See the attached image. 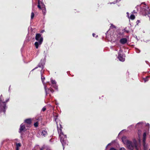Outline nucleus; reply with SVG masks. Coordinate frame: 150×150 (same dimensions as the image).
<instances>
[{"instance_id": "nucleus-1", "label": "nucleus", "mask_w": 150, "mask_h": 150, "mask_svg": "<svg viewBox=\"0 0 150 150\" xmlns=\"http://www.w3.org/2000/svg\"><path fill=\"white\" fill-rule=\"evenodd\" d=\"M58 131L59 134V136L60 137V141L61 142L63 146V149L64 148V146L66 143V136L64 135L62 132L61 129H58Z\"/></svg>"}, {"instance_id": "nucleus-2", "label": "nucleus", "mask_w": 150, "mask_h": 150, "mask_svg": "<svg viewBox=\"0 0 150 150\" xmlns=\"http://www.w3.org/2000/svg\"><path fill=\"white\" fill-rule=\"evenodd\" d=\"M35 39L38 42H36L35 43V45L36 48H38L39 45H41L43 41V38L41 37V35L40 34H37L35 36Z\"/></svg>"}, {"instance_id": "nucleus-3", "label": "nucleus", "mask_w": 150, "mask_h": 150, "mask_svg": "<svg viewBox=\"0 0 150 150\" xmlns=\"http://www.w3.org/2000/svg\"><path fill=\"white\" fill-rule=\"evenodd\" d=\"M126 145L127 146V148L131 150H133L134 148L137 150H138V148L137 144V142L135 140L134 141L133 143L129 142Z\"/></svg>"}, {"instance_id": "nucleus-4", "label": "nucleus", "mask_w": 150, "mask_h": 150, "mask_svg": "<svg viewBox=\"0 0 150 150\" xmlns=\"http://www.w3.org/2000/svg\"><path fill=\"white\" fill-rule=\"evenodd\" d=\"M122 51L120 50L118 54V58L119 60L122 62H124L125 60V56L122 54Z\"/></svg>"}, {"instance_id": "nucleus-5", "label": "nucleus", "mask_w": 150, "mask_h": 150, "mask_svg": "<svg viewBox=\"0 0 150 150\" xmlns=\"http://www.w3.org/2000/svg\"><path fill=\"white\" fill-rule=\"evenodd\" d=\"M122 140L123 143L125 145L130 142L127 140L126 137L125 136L122 137Z\"/></svg>"}, {"instance_id": "nucleus-6", "label": "nucleus", "mask_w": 150, "mask_h": 150, "mask_svg": "<svg viewBox=\"0 0 150 150\" xmlns=\"http://www.w3.org/2000/svg\"><path fill=\"white\" fill-rule=\"evenodd\" d=\"M38 6L39 8L41 9L45 8V5L43 3H41L40 4L39 1L38 2Z\"/></svg>"}, {"instance_id": "nucleus-7", "label": "nucleus", "mask_w": 150, "mask_h": 150, "mask_svg": "<svg viewBox=\"0 0 150 150\" xmlns=\"http://www.w3.org/2000/svg\"><path fill=\"white\" fill-rule=\"evenodd\" d=\"M41 79H42V83H43L44 85V88H45V90L46 93V94H47L48 91H47V86L45 85V83L44 82V80L45 79V77H44L43 76H41Z\"/></svg>"}, {"instance_id": "nucleus-8", "label": "nucleus", "mask_w": 150, "mask_h": 150, "mask_svg": "<svg viewBox=\"0 0 150 150\" xmlns=\"http://www.w3.org/2000/svg\"><path fill=\"white\" fill-rule=\"evenodd\" d=\"M127 42V40L126 38H122L120 39V42L122 44H125Z\"/></svg>"}, {"instance_id": "nucleus-9", "label": "nucleus", "mask_w": 150, "mask_h": 150, "mask_svg": "<svg viewBox=\"0 0 150 150\" xmlns=\"http://www.w3.org/2000/svg\"><path fill=\"white\" fill-rule=\"evenodd\" d=\"M47 134V131L46 130H42L41 132V135L45 137L46 136Z\"/></svg>"}, {"instance_id": "nucleus-10", "label": "nucleus", "mask_w": 150, "mask_h": 150, "mask_svg": "<svg viewBox=\"0 0 150 150\" xmlns=\"http://www.w3.org/2000/svg\"><path fill=\"white\" fill-rule=\"evenodd\" d=\"M51 82L54 85L53 87L56 89H57V87L56 86V82L55 80H53L52 79H51Z\"/></svg>"}, {"instance_id": "nucleus-11", "label": "nucleus", "mask_w": 150, "mask_h": 150, "mask_svg": "<svg viewBox=\"0 0 150 150\" xmlns=\"http://www.w3.org/2000/svg\"><path fill=\"white\" fill-rule=\"evenodd\" d=\"M146 133L144 132L143 134V145L145 147V141L146 140Z\"/></svg>"}, {"instance_id": "nucleus-12", "label": "nucleus", "mask_w": 150, "mask_h": 150, "mask_svg": "<svg viewBox=\"0 0 150 150\" xmlns=\"http://www.w3.org/2000/svg\"><path fill=\"white\" fill-rule=\"evenodd\" d=\"M3 105L0 107V110H2V109L4 108V109H6V103H3Z\"/></svg>"}, {"instance_id": "nucleus-13", "label": "nucleus", "mask_w": 150, "mask_h": 150, "mask_svg": "<svg viewBox=\"0 0 150 150\" xmlns=\"http://www.w3.org/2000/svg\"><path fill=\"white\" fill-rule=\"evenodd\" d=\"M25 127L23 124H22L20 126V132H21L22 131H23V130L25 128Z\"/></svg>"}, {"instance_id": "nucleus-14", "label": "nucleus", "mask_w": 150, "mask_h": 150, "mask_svg": "<svg viewBox=\"0 0 150 150\" xmlns=\"http://www.w3.org/2000/svg\"><path fill=\"white\" fill-rule=\"evenodd\" d=\"M25 122L28 124H30L31 122V120L30 119H27L25 120Z\"/></svg>"}, {"instance_id": "nucleus-15", "label": "nucleus", "mask_w": 150, "mask_h": 150, "mask_svg": "<svg viewBox=\"0 0 150 150\" xmlns=\"http://www.w3.org/2000/svg\"><path fill=\"white\" fill-rule=\"evenodd\" d=\"M129 19H130L132 20H133L135 18V16L133 14H131L130 17H129Z\"/></svg>"}, {"instance_id": "nucleus-16", "label": "nucleus", "mask_w": 150, "mask_h": 150, "mask_svg": "<svg viewBox=\"0 0 150 150\" xmlns=\"http://www.w3.org/2000/svg\"><path fill=\"white\" fill-rule=\"evenodd\" d=\"M38 67H40L41 69V70L43 68V65L42 64H39L38 65Z\"/></svg>"}, {"instance_id": "nucleus-17", "label": "nucleus", "mask_w": 150, "mask_h": 150, "mask_svg": "<svg viewBox=\"0 0 150 150\" xmlns=\"http://www.w3.org/2000/svg\"><path fill=\"white\" fill-rule=\"evenodd\" d=\"M42 10L43 13L44 14H45L46 12V8H44L42 9Z\"/></svg>"}, {"instance_id": "nucleus-18", "label": "nucleus", "mask_w": 150, "mask_h": 150, "mask_svg": "<svg viewBox=\"0 0 150 150\" xmlns=\"http://www.w3.org/2000/svg\"><path fill=\"white\" fill-rule=\"evenodd\" d=\"M34 16V14L33 12H32L31 15V18L32 19Z\"/></svg>"}, {"instance_id": "nucleus-19", "label": "nucleus", "mask_w": 150, "mask_h": 150, "mask_svg": "<svg viewBox=\"0 0 150 150\" xmlns=\"http://www.w3.org/2000/svg\"><path fill=\"white\" fill-rule=\"evenodd\" d=\"M144 82H145L146 81H148V77H147L146 78H145L144 79Z\"/></svg>"}, {"instance_id": "nucleus-20", "label": "nucleus", "mask_w": 150, "mask_h": 150, "mask_svg": "<svg viewBox=\"0 0 150 150\" xmlns=\"http://www.w3.org/2000/svg\"><path fill=\"white\" fill-rule=\"evenodd\" d=\"M21 146V144L20 143H18L16 144V148H18Z\"/></svg>"}, {"instance_id": "nucleus-21", "label": "nucleus", "mask_w": 150, "mask_h": 150, "mask_svg": "<svg viewBox=\"0 0 150 150\" xmlns=\"http://www.w3.org/2000/svg\"><path fill=\"white\" fill-rule=\"evenodd\" d=\"M34 125L35 127H37L38 125V122H36L34 124Z\"/></svg>"}, {"instance_id": "nucleus-22", "label": "nucleus", "mask_w": 150, "mask_h": 150, "mask_svg": "<svg viewBox=\"0 0 150 150\" xmlns=\"http://www.w3.org/2000/svg\"><path fill=\"white\" fill-rule=\"evenodd\" d=\"M117 40H118V39H115V40H113V39L111 40V41L112 42H117Z\"/></svg>"}, {"instance_id": "nucleus-23", "label": "nucleus", "mask_w": 150, "mask_h": 150, "mask_svg": "<svg viewBox=\"0 0 150 150\" xmlns=\"http://www.w3.org/2000/svg\"><path fill=\"white\" fill-rule=\"evenodd\" d=\"M48 91H50L52 93H53L54 92V91L53 90V89H48Z\"/></svg>"}, {"instance_id": "nucleus-24", "label": "nucleus", "mask_w": 150, "mask_h": 150, "mask_svg": "<svg viewBox=\"0 0 150 150\" xmlns=\"http://www.w3.org/2000/svg\"><path fill=\"white\" fill-rule=\"evenodd\" d=\"M46 110V108L45 107H44L42 109V110L43 111H44L45 110Z\"/></svg>"}, {"instance_id": "nucleus-25", "label": "nucleus", "mask_w": 150, "mask_h": 150, "mask_svg": "<svg viewBox=\"0 0 150 150\" xmlns=\"http://www.w3.org/2000/svg\"><path fill=\"white\" fill-rule=\"evenodd\" d=\"M110 27L111 28H115V27L114 25H113L112 24L111 25Z\"/></svg>"}, {"instance_id": "nucleus-26", "label": "nucleus", "mask_w": 150, "mask_h": 150, "mask_svg": "<svg viewBox=\"0 0 150 150\" xmlns=\"http://www.w3.org/2000/svg\"><path fill=\"white\" fill-rule=\"evenodd\" d=\"M141 134V131L139 130L138 132V136H139Z\"/></svg>"}, {"instance_id": "nucleus-27", "label": "nucleus", "mask_w": 150, "mask_h": 150, "mask_svg": "<svg viewBox=\"0 0 150 150\" xmlns=\"http://www.w3.org/2000/svg\"><path fill=\"white\" fill-rule=\"evenodd\" d=\"M110 150H117L116 149L113 148H112L110 149Z\"/></svg>"}, {"instance_id": "nucleus-28", "label": "nucleus", "mask_w": 150, "mask_h": 150, "mask_svg": "<svg viewBox=\"0 0 150 150\" xmlns=\"http://www.w3.org/2000/svg\"><path fill=\"white\" fill-rule=\"evenodd\" d=\"M127 16L128 17V18H129V13L128 12L127 13Z\"/></svg>"}, {"instance_id": "nucleus-29", "label": "nucleus", "mask_w": 150, "mask_h": 150, "mask_svg": "<svg viewBox=\"0 0 150 150\" xmlns=\"http://www.w3.org/2000/svg\"><path fill=\"white\" fill-rule=\"evenodd\" d=\"M120 150H126L124 148H122L120 149Z\"/></svg>"}, {"instance_id": "nucleus-30", "label": "nucleus", "mask_w": 150, "mask_h": 150, "mask_svg": "<svg viewBox=\"0 0 150 150\" xmlns=\"http://www.w3.org/2000/svg\"><path fill=\"white\" fill-rule=\"evenodd\" d=\"M136 52L137 53H139L140 52V51L138 49H137V50H136Z\"/></svg>"}, {"instance_id": "nucleus-31", "label": "nucleus", "mask_w": 150, "mask_h": 150, "mask_svg": "<svg viewBox=\"0 0 150 150\" xmlns=\"http://www.w3.org/2000/svg\"><path fill=\"white\" fill-rule=\"evenodd\" d=\"M95 34H94V33L93 34V37H95Z\"/></svg>"}, {"instance_id": "nucleus-32", "label": "nucleus", "mask_w": 150, "mask_h": 150, "mask_svg": "<svg viewBox=\"0 0 150 150\" xmlns=\"http://www.w3.org/2000/svg\"><path fill=\"white\" fill-rule=\"evenodd\" d=\"M132 13H136V12H135V11H133Z\"/></svg>"}, {"instance_id": "nucleus-33", "label": "nucleus", "mask_w": 150, "mask_h": 150, "mask_svg": "<svg viewBox=\"0 0 150 150\" xmlns=\"http://www.w3.org/2000/svg\"><path fill=\"white\" fill-rule=\"evenodd\" d=\"M16 150H19V148H16Z\"/></svg>"}, {"instance_id": "nucleus-34", "label": "nucleus", "mask_w": 150, "mask_h": 150, "mask_svg": "<svg viewBox=\"0 0 150 150\" xmlns=\"http://www.w3.org/2000/svg\"><path fill=\"white\" fill-rule=\"evenodd\" d=\"M37 67H35V69H33L32 71H33V70H34L35 69H37Z\"/></svg>"}, {"instance_id": "nucleus-35", "label": "nucleus", "mask_w": 150, "mask_h": 150, "mask_svg": "<svg viewBox=\"0 0 150 150\" xmlns=\"http://www.w3.org/2000/svg\"><path fill=\"white\" fill-rule=\"evenodd\" d=\"M40 150H43V149L42 148H41L40 149Z\"/></svg>"}, {"instance_id": "nucleus-36", "label": "nucleus", "mask_w": 150, "mask_h": 150, "mask_svg": "<svg viewBox=\"0 0 150 150\" xmlns=\"http://www.w3.org/2000/svg\"><path fill=\"white\" fill-rule=\"evenodd\" d=\"M116 2H113V4H115V3H116Z\"/></svg>"}, {"instance_id": "nucleus-37", "label": "nucleus", "mask_w": 150, "mask_h": 150, "mask_svg": "<svg viewBox=\"0 0 150 150\" xmlns=\"http://www.w3.org/2000/svg\"><path fill=\"white\" fill-rule=\"evenodd\" d=\"M1 101L0 100V104H1Z\"/></svg>"}, {"instance_id": "nucleus-38", "label": "nucleus", "mask_w": 150, "mask_h": 150, "mask_svg": "<svg viewBox=\"0 0 150 150\" xmlns=\"http://www.w3.org/2000/svg\"><path fill=\"white\" fill-rule=\"evenodd\" d=\"M55 120L56 122V119H55Z\"/></svg>"}, {"instance_id": "nucleus-39", "label": "nucleus", "mask_w": 150, "mask_h": 150, "mask_svg": "<svg viewBox=\"0 0 150 150\" xmlns=\"http://www.w3.org/2000/svg\"><path fill=\"white\" fill-rule=\"evenodd\" d=\"M43 32H44V30H42V31L41 32V33H43Z\"/></svg>"}, {"instance_id": "nucleus-40", "label": "nucleus", "mask_w": 150, "mask_h": 150, "mask_svg": "<svg viewBox=\"0 0 150 150\" xmlns=\"http://www.w3.org/2000/svg\"><path fill=\"white\" fill-rule=\"evenodd\" d=\"M121 0H117V1H120Z\"/></svg>"}, {"instance_id": "nucleus-41", "label": "nucleus", "mask_w": 150, "mask_h": 150, "mask_svg": "<svg viewBox=\"0 0 150 150\" xmlns=\"http://www.w3.org/2000/svg\"><path fill=\"white\" fill-rule=\"evenodd\" d=\"M110 144H108V145Z\"/></svg>"}, {"instance_id": "nucleus-42", "label": "nucleus", "mask_w": 150, "mask_h": 150, "mask_svg": "<svg viewBox=\"0 0 150 150\" xmlns=\"http://www.w3.org/2000/svg\"><path fill=\"white\" fill-rule=\"evenodd\" d=\"M149 150H150V149H149Z\"/></svg>"}]
</instances>
